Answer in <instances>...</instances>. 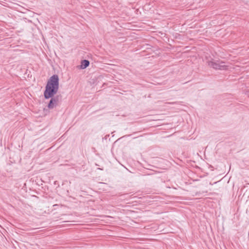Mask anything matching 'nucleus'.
Here are the masks:
<instances>
[{
  "label": "nucleus",
  "mask_w": 249,
  "mask_h": 249,
  "mask_svg": "<svg viewBox=\"0 0 249 249\" xmlns=\"http://www.w3.org/2000/svg\"><path fill=\"white\" fill-rule=\"evenodd\" d=\"M59 88V78L56 74L52 76L48 80L44 92V98L48 99L54 95Z\"/></svg>",
  "instance_id": "obj_1"
},
{
  "label": "nucleus",
  "mask_w": 249,
  "mask_h": 249,
  "mask_svg": "<svg viewBox=\"0 0 249 249\" xmlns=\"http://www.w3.org/2000/svg\"><path fill=\"white\" fill-rule=\"evenodd\" d=\"M59 88V78L56 74L52 76L48 80L44 92V98L48 99L54 95Z\"/></svg>",
  "instance_id": "obj_2"
},
{
  "label": "nucleus",
  "mask_w": 249,
  "mask_h": 249,
  "mask_svg": "<svg viewBox=\"0 0 249 249\" xmlns=\"http://www.w3.org/2000/svg\"><path fill=\"white\" fill-rule=\"evenodd\" d=\"M208 65L215 70H226L228 66L225 65V63L222 61L217 60L211 58L207 60Z\"/></svg>",
  "instance_id": "obj_3"
},
{
  "label": "nucleus",
  "mask_w": 249,
  "mask_h": 249,
  "mask_svg": "<svg viewBox=\"0 0 249 249\" xmlns=\"http://www.w3.org/2000/svg\"><path fill=\"white\" fill-rule=\"evenodd\" d=\"M51 100L48 104V107L49 109H53L57 105V103L55 102L54 99L51 97Z\"/></svg>",
  "instance_id": "obj_4"
},
{
  "label": "nucleus",
  "mask_w": 249,
  "mask_h": 249,
  "mask_svg": "<svg viewBox=\"0 0 249 249\" xmlns=\"http://www.w3.org/2000/svg\"><path fill=\"white\" fill-rule=\"evenodd\" d=\"M89 65V62L88 60H83L81 61V65L80 66L81 69H85Z\"/></svg>",
  "instance_id": "obj_5"
},
{
  "label": "nucleus",
  "mask_w": 249,
  "mask_h": 249,
  "mask_svg": "<svg viewBox=\"0 0 249 249\" xmlns=\"http://www.w3.org/2000/svg\"><path fill=\"white\" fill-rule=\"evenodd\" d=\"M52 98L53 99H54L55 102L58 104V103L59 102V101L61 100V96H59V95H56L55 96H53L52 97Z\"/></svg>",
  "instance_id": "obj_6"
}]
</instances>
